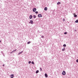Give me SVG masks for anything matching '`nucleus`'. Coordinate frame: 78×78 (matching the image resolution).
<instances>
[{
  "label": "nucleus",
  "mask_w": 78,
  "mask_h": 78,
  "mask_svg": "<svg viewBox=\"0 0 78 78\" xmlns=\"http://www.w3.org/2000/svg\"><path fill=\"white\" fill-rule=\"evenodd\" d=\"M38 17H42V15L41 14H40L38 15Z\"/></svg>",
  "instance_id": "4"
},
{
  "label": "nucleus",
  "mask_w": 78,
  "mask_h": 78,
  "mask_svg": "<svg viewBox=\"0 0 78 78\" xmlns=\"http://www.w3.org/2000/svg\"><path fill=\"white\" fill-rule=\"evenodd\" d=\"M1 53H2V54L3 55L5 56V54L3 53V51H1Z\"/></svg>",
  "instance_id": "9"
},
{
  "label": "nucleus",
  "mask_w": 78,
  "mask_h": 78,
  "mask_svg": "<svg viewBox=\"0 0 78 78\" xmlns=\"http://www.w3.org/2000/svg\"><path fill=\"white\" fill-rule=\"evenodd\" d=\"M23 52V51H22L21 52H20L18 54V55H20V54H21V53H22Z\"/></svg>",
  "instance_id": "8"
},
{
  "label": "nucleus",
  "mask_w": 78,
  "mask_h": 78,
  "mask_svg": "<svg viewBox=\"0 0 78 78\" xmlns=\"http://www.w3.org/2000/svg\"><path fill=\"white\" fill-rule=\"evenodd\" d=\"M17 51V50L15 49V50H13L10 53H13V52H14V51Z\"/></svg>",
  "instance_id": "10"
},
{
  "label": "nucleus",
  "mask_w": 78,
  "mask_h": 78,
  "mask_svg": "<svg viewBox=\"0 0 78 78\" xmlns=\"http://www.w3.org/2000/svg\"><path fill=\"white\" fill-rule=\"evenodd\" d=\"M75 23H78V20H76L75 21Z\"/></svg>",
  "instance_id": "14"
},
{
  "label": "nucleus",
  "mask_w": 78,
  "mask_h": 78,
  "mask_svg": "<svg viewBox=\"0 0 78 78\" xmlns=\"http://www.w3.org/2000/svg\"><path fill=\"white\" fill-rule=\"evenodd\" d=\"M30 43H31V42H30V41H29L27 42V44H30Z\"/></svg>",
  "instance_id": "17"
},
{
  "label": "nucleus",
  "mask_w": 78,
  "mask_h": 78,
  "mask_svg": "<svg viewBox=\"0 0 78 78\" xmlns=\"http://www.w3.org/2000/svg\"><path fill=\"white\" fill-rule=\"evenodd\" d=\"M31 62L30 61H29L28 62V63L29 64H31Z\"/></svg>",
  "instance_id": "23"
},
{
  "label": "nucleus",
  "mask_w": 78,
  "mask_h": 78,
  "mask_svg": "<svg viewBox=\"0 0 78 78\" xmlns=\"http://www.w3.org/2000/svg\"><path fill=\"white\" fill-rule=\"evenodd\" d=\"M62 74L63 75H66V71H63V72L62 73Z\"/></svg>",
  "instance_id": "1"
},
{
  "label": "nucleus",
  "mask_w": 78,
  "mask_h": 78,
  "mask_svg": "<svg viewBox=\"0 0 78 78\" xmlns=\"http://www.w3.org/2000/svg\"><path fill=\"white\" fill-rule=\"evenodd\" d=\"M61 4V2H58L57 3V5H59Z\"/></svg>",
  "instance_id": "13"
},
{
  "label": "nucleus",
  "mask_w": 78,
  "mask_h": 78,
  "mask_svg": "<svg viewBox=\"0 0 78 78\" xmlns=\"http://www.w3.org/2000/svg\"><path fill=\"white\" fill-rule=\"evenodd\" d=\"M63 47H66V44H64L63 45Z\"/></svg>",
  "instance_id": "20"
},
{
  "label": "nucleus",
  "mask_w": 78,
  "mask_h": 78,
  "mask_svg": "<svg viewBox=\"0 0 78 78\" xmlns=\"http://www.w3.org/2000/svg\"><path fill=\"white\" fill-rule=\"evenodd\" d=\"M36 8H34L33 9V12H35V11H36Z\"/></svg>",
  "instance_id": "3"
},
{
  "label": "nucleus",
  "mask_w": 78,
  "mask_h": 78,
  "mask_svg": "<svg viewBox=\"0 0 78 78\" xmlns=\"http://www.w3.org/2000/svg\"><path fill=\"white\" fill-rule=\"evenodd\" d=\"M35 13L36 14H38V12L37 11L35 12Z\"/></svg>",
  "instance_id": "24"
},
{
  "label": "nucleus",
  "mask_w": 78,
  "mask_h": 78,
  "mask_svg": "<svg viewBox=\"0 0 78 78\" xmlns=\"http://www.w3.org/2000/svg\"><path fill=\"white\" fill-rule=\"evenodd\" d=\"M29 23L31 24H33V21L32 20H30V22H29Z\"/></svg>",
  "instance_id": "2"
},
{
  "label": "nucleus",
  "mask_w": 78,
  "mask_h": 78,
  "mask_svg": "<svg viewBox=\"0 0 78 78\" xmlns=\"http://www.w3.org/2000/svg\"><path fill=\"white\" fill-rule=\"evenodd\" d=\"M74 17H77V15H74Z\"/></svg>",
  "instance_id": "18"
},
{
  "label": "nucleus",
  "mask_w": 78,
  "mask_h": 78,
  "mask_svg": "<svg viewBox=\"0 0 78 78\" xmlns=\"http://www.w3.org/2000/svg\"><path fill=\"white\" fill-rule=\"evenodd\" d=\"M36 73H39V70H37V71H36Z\"/></svg>",
  "instance_id": "12"
},
{
  "label": "nucleus",
  "mask_w": 78,
  "mask_h": 78,
  "mask_svg": "<svg viewBox=\"0 0 78 78\" xmlns=\"http://www.w3.org/2000/svg\"><path fill=\"white\" fill-rule=\"evenodd\" d=\"M76 62H78V59H77L76 60Z\"/></svg>",
  "instance_id": "27"
},
{
  "label": "nucleus",
  "mask_w": 78,
  "mask_h": 78,
  "mask_svg": "<svg viewBox=\"0 0 78 78\" xmlns=\"http://www.w3.org/2000/svg\"><path fill=\"white\" fill-rule=\"evenodd\" d=\"M40 71H42V68H40Z\"/></svg>",
  "instance_id": "16"
},
{
  "label": "nucleus",
  "mask_w": 78,
  "mask_h": 78,
  "mask_svg": "<svg viewBox=\"0 0 78 78\" xmlns=\"http://www.w3.org/2000/svg\"><path fill=\"white\" fill-rule=\"evenodd\" d=\"M44 37V36L43 35H42L41 37L42 38H43V37Z\"/></svg>",
  "instance_id": "26"
},
{
  "label": "nucleus",
  "mask_w": 78,
  "mask_h": 78,
  "mask_svg": "<svg viewBox=\"0 0 78 78\" xmlns=\"http://www.w3.org/2000/svg\"><path fill=\"white\" fill-rule=\"evenodd\" d=\"M44 10L45 11H47V7H45L44 8Z\"/></svg>",
  "instance_id": "11"
},
{
  "label": "nucleus",
  "mask_w": 78,
  "mask_h": 78,
  "mask_svg": "<svg viewBox=\"0 0 78 78\" xmlns=\"http://www.w3.org/2000/svg\"><path fill=\"white\" fill-rule=\"evenodd\" d=\"M76 31V30H74V31Z\"/></svg>",
  "instance_id": "29"
},
{
  "label": "nucleus",
  "mask_w": 78,
  "mask_h": 78,
  "mask_svg": "<svg viewBox=\"0 0 78 78\" xmlns=\"http://www.w3.org/2000/svg\"><path fill=\"white\" fill-rule=\"evenodd\" d=\"M63 21L64 22V21H65V19H63Z\"/></svg>",
  "instance_id": "25"
},
{
  "label": "nucleus",
  "mask_w": 78,
  "mask_h": 78,
  "mask_svg": "<svg viewBox=\"0 0 78 78\" xmlns=\"http://www.w3.org/2000/svg\"><path fill=\"white\" fill-rule=\"evenodd\" d=\"M32 18H33V16L31 15H30L29 16V19H31Z\"/></svg>",
  "instance_id": "5"
},
{
  "label": "nucleus",
  "mask_w": 78,
  "mask_h": 78,
  "mask_svg": "<svg viewBox=\"0 0 78 78\" xmlns=\"http://www.w3.org/2000/svg\"><path fill=\"white\" fill-rule=\"evenodd\" d=\"M62 51H65V48L64 47L63 49H62Z\"/></svg>",
  "instance_id": "15"
},
{
  "label": "nucleus",
  "mask_w": 78,
  "mask_h": 78,
  "mask_svg": "<svg viewBox=\"0 0 78 78\" xmlns=\"http://www.w3.org/2000/svg\"><path fill=\"white\" fill-rule=\"evenodd\" d=\"M64 34H67V32H65L64 33Z\"/></svg>",
  "instance_id": "21"
},
{
  "label": "nucleus",
  "mask_w": 78,
  "mask_h": 78,
  "mask_svg": "<svg viewBox=\"0 0 78 78\" xmlns=\"http://www.w3.org/2000/svg\"><path fill=\"white\" fill-rule=\"evenodd\" d=\"M31 64H34V63L33 62H31Z\"/></svg>",
  "instance_id": "22"
},
{
  "label": "nucleus",
  "mask_w": 78,
  "mask_h": 78,
  "mask_svg": "<svg viewBox=\"0 0 78 78\" xmlns=\"http://www.w3.org/2000/svg\"><path fill=\"white\" fill-rule=\"evenodd\" d=\"M3 66H5V65L3 64Z\"/></svg>",
  "instance_id": "28"
},
{
  "label": "nucleus",
  "mask_w": 78,
  "mask_h": 78,
  "mask_svg": "<svg viewBox=\"0 0 78 78\" xmlns=\"http://www.w3.org/2000/svg\"><path fill=\"white\" fill-rule=\"evenodd\" d=\"M11 78H13L14 77V74H11L10 76Z\"/></svg>",
  "instance_id": "7"
},
{
  "label": "nucleus",
  "mask_w": 78,
  "mask_h": 78,
  "mask_svg": "<svg viewBox=\"0 0 78 78\" xmlns=\"http://www.w3.org/2000/svg\"><path fill=\"white\" fill-rule=\"evenodd\" d=\"M44 76L46 78H47V77H48V75H47V73L45 74Z\"/></svg>",
  "instance_id": "6"
},
{
  "label": "nucleus",
  "mask_w": 78,
  "mask_h": 78,
  "mask_svg": "<svg viewBox=\"0 0 78 78\" xmlns=\"http://www.w3.org/2000/svg\"><path fill=\"white\" fill-rule=\"evenodd\" d=\"M33 17L34 19H35V18L36 17V15H34Z\"/></svg>",
  "instance_id": "19"
},
{
  "label": "nucleus",
  "mask_w": 78,
  "mask_h": 78,
  "mask_svg": "<svg viewBox=\"0 0 78 78\" xmlns=\"http://www.w3.org/2000/svg\"><path fill=\"white\" fill-rule=\"evenodd\" d=\"M1 41H2L1 40L0 41V42H1Z\"/></svg>",
  "instance_id": "30"
}]
</instances>
